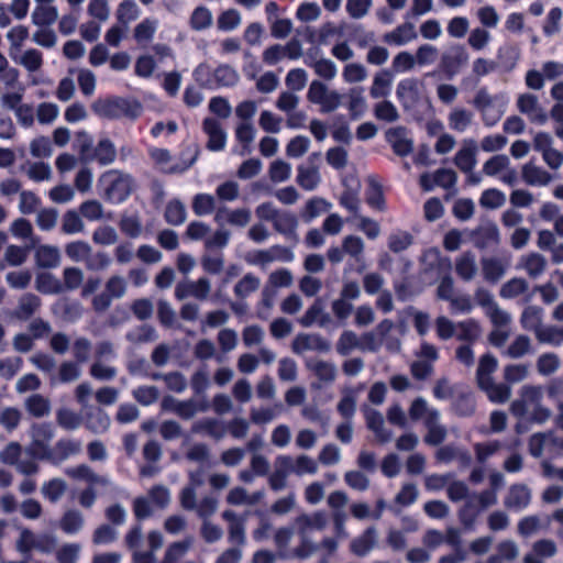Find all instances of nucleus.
<instances>
[{
    "mask_svg": "<svg viewBox=\"0 0 563 563\" xmlns=\"http://www.w3.org/2000/svg\"><path fill=\"white\" fill-rule=\"evenodd\" d=\"M336 537H325L320 543L312 540L311 531H323L329 525V516L323 510L313 512H301L294 519L299 543L291 550L290 555L294 559L306 560L317 553L319 550L325 551L332 555L339 548V539L345 537V514L333 515Z\"/></svg>",
    "mask_w": 563,
    "mask_h": 563,
    "instance_id": "1",
    "label": "nucleus"
},
{
    "mask_svg": "<svg viewBox=\"0 0 563 563\" xmlns=\"http://www.w3.org/2000/svg\"><path fill=\"white\" fill-rule=\"evenodd\" d=\"M542 388L540 386L525 385L519 391V398L510 404V412L519 420L528 418L530 421L542 423L551 417V411L541 405Z\"/></svg>",
    "mask_w": 563,
    "mask_h": 563,
    "instance_id": "2",
    "label": "nucleus"
},
{
    "mask_svg": "<svg viewBox=\"0 0 563 563\" xmlns=\"http://www.w3.org/2000/svg\"><path fill=\"white\" fill-rule=\"evenodd\" d=\"M91 109L96 115L108 120L125 118L134 121L143 112V106L139 100L122 97L97 99Z\"/></svg>",
    "mask_w": 563,
    "mask_h": 563,
    "instance_id": "3",
    "label": "nucleus"
},
{
    "mask_svg": "<svg viewBox=\"0 0 563 563\" xmlns=\"http://www.w3.org/2000/svg\"><path fill=\"white\" fill-rule=\"evenodd\" d=\"M66 256L75 263H85L91 272L103 271L111 264V258L104 252L93 254L92 246L82 240L69 242L65 245Z\"/></svg>",
    "mask_w": 563,
    "mask_h": 563,
    "instance_id": "4",
    "label": "nucleus"
},
{
    "mask_svg": "<svg viewBox=\"0 0 563 563\" xmlns=\"http://www.w3.org/2000/svg\"><path fill=\"white\" fill-rule=\"evenodd\" d=\"M100 181L104 186V197L112 202L124 201L133 191L135 181L130 174L111 169L106 172Z\"/></svg>",
    "mask_w": 563,
    "mask_h": 563,
    "instance_id": "5",
    "label": "nucleus"
},
{
    "mask_svg": "<svg viewBox=\"0 0 563 563\" xmlns=\"http://www.w3.org/2000/svg\"><path fill=\"white\" fill-rule=\"evenodd\" d=\"M54 435L51 423H33L30 428L31 441L26 448V453L36 460L49 461L53 457L51 443Z\"/></svg>",
    "mask_w": 563,
    "mask_h": 563,
    "instance_id": "6",
    "label": "nucleus"
},
{
    "mask_svg": "<svg viewBox=\"0 0 563 563\" xmlns=\"http://www.w3.org/2000/svg\"><path fill=\"white\" fill-rule=\"evenodd\" d=\"M128 291V280L125 277L113 274L104 283L101 292L95 294L91 299V308L96 313H104L109 310L114 299H121Z\"/></svg>",
    "mask_w": 563,
    "mask_h": 563,
    "instance_id": "7",
    "label": "nucleus"
},
{
    "mask_svg": "<svg viewBox=\"0 0 563 563\" xmlns=\"http://www.w3.org/2000/svg\"><path fill=\"white\" fill-rule=\"evenodd\" d=\"M343 96L335 89H331L324 81L314 79L307 91V100L320 107L322 113H331L340 108Z\"/></svg>",
    "mask_w": 563,
    "mask_h": 563,
    "instance_id": "8",
    "label": "nucleus"
},
{
    "mask_svg": "<svg viewBox=\"0 0 563 563\" xmlns=\"http://www.w3.org/2000/svg\"><path fill=\"white\" fill-rule=\"evenodd\" d=\"M56 544L57 541L54 536L48 533L35 534L32 530L23 528L15 542V548L22 554L30 553L33 550L49 554L56 549Z\"/></svg>",
    "mask_w": 563,
    "mask_h": 563,
    "instance_id": "9",
    "label": "nucleus"
},
{
    "mask_svg": "<svg viewBox=\"0 0 563 563\" xmlns=\"http://www.w3.org/2000/svg\"><path fill=\"white\" fill-rule=\"evenodd\" d=\"M482 174L487 177H499L507 185H515L517 172L511 167L510 158L505 154H495L484 162Z\"/></svg>",
    "mask_w": 563,
    "mask_h": 563,
    "instance_id": "10",
    "label": "nucleus"
},
{
    "mask_svg": "<svg viewBox=\"0 0 563 563\" xmlns=\"http://www.w3.org/2000/svg\"><path fill=\"white\" fill-rule=\"evenodd\" d=\"M186 153L190 154V156L187 159H184L180 164L176 166H172L167 168V165L172 161V155L168 150L166 148H154L151 151V157L155 162L156 165H158L163 170L167 173H177V172H184L188 169L190 166L195 164L199 156V147L197 145L187 148L183 155Z\"/></svg>",
    "mask_w": 563,
    "mask_h": 563,
    "instance_id": "11",
    "label": "nucleus"
},
{
    "mask_svg": "<svg viewBox=\"0 0 563 563\" xmlns=\"http://www.w3.org/2000/svg\"><path fill=\"white\" fill-rule=\"evenodd\" d=\"M221 516L228 523V541L232 545L244 548L246 544V517L232 509H225Z\"/></svg>",
    "mask_w": 563,
    "mask_h": 563,
    "instance_id": "12",
    "label": "nucleus"
},
{
    "mask_svg": "<svg viewBox=\"0 0 563 563\" xmlns=\"http://www.w3.org/2000/svg\"><path fill=\"white\" fill-rule=\"evenodd\" d=\"M277 258L285 262H291L294 260V252L288 247L274 245L268 250L253 251L247 254L245 261L251 265L265 267Z\"/></svg>",
    "mask_w": 563,
    "mask_h": 563,
    "instance_id": "13",
    "label": "nucleus"
},
{
    "mask_svg": "<svg viewBox=\"0 0 563 563\" xmlns=\"http://www.w3.org/2000/svg\"><path fill=\"white\" fill-rule=\"evenodd\" d=\"M330 349V342L318 333H298L291 341V351L297 355L310 351L327 353Z\"/></svg>",
    "mask_w": 563,
    "mask_h": 563,
    "instance_id": "14",
    "label": "nucleus"
},
{
    "mask_svg": "<svg viewBox=\"0 0 563 563\" xmlns=\"http://www.w3.org/2000/svg\"><path fill=\"white\" fill-rule=\"evenodd\" d=\"M468 53L464 45L454 44L441 56L440 66L450 77L455 76L468 63Z\"/></svg>",
    "mask_w": 563,
    "mask_h": 563,
    "instance_id": "15",
    "label": "nucleus"
},
{
    "mask_svg": "<svg viewBox=\"0 0 563 563\" xmlns=\"http://www.w3.org/2000/svg\"><path fill=\"white\" fill-rule=\"evenodd\" d=\"M470 238L474 246L479 250L496 246L500 242L499 229L492 221L485 222L471 231Z\"/></svg>",
    "mask_w": 563,
    "mask_h": 563,
    "instance_id": "16",
    "label": "nucleus"
},
{
    "mask_svg": "<svg viewBox=\"0 0 563 563\" xmlns=\"http://www.w3.org/2000/svg\"><path fill=\"white\" fill-rule=\"evenodd\" d=\"M290 455L282 454L275 459L274 471L268 473L267 483L273 492H280L288 486V476L291 473L289 467Z\"/></svg>",
    "mask_w": 563,
    "mask_h": 563,
    "instance_id": "17",
    "label": "nucleus"
},
{
    "mask_svg": "<svg viewBox=\"0 0 563 563\" xmlns=\"http://www.w3.org/2000/svg\"><path fill=\"white\" fill-rule=\"evenodd\" d=\"M252 219V212L249 208L229 209L220 207L214 214V221L219 225L228 223L232 227L245 228Z\"/></svg>",
    "mask_w": 563,
    "mask_h": 563,
    "instance_id": "18",
    "label": "nucleus"
},
{
    "mask_svg": "<svg viewBox=\"0 0 563 563\" xmlns=\"http://www.w3.org/2000/svg\"><path fill=\"white\" fill-rule=\"evenodd\" d=\"M366 427L375 434L378 443L385 444L393 439V432L386 428L383 415L373 408H363Z\"/></svg>",
    "mask_w": 563,
    "mask_h": 563,
    "instance_id": "19",
    "label": "nucleus"
},
{
    "mask_svg": "<svg viewBox=\"0 0 563 563\" xmlns=\"http://www.w3.org/2000/svg\"><path fill=\"white\" fill-rule=\"evenodd\" d=\"M272 224L278 234L294 242L298 241L299 220L294 212L282 210Z\"/></svg>",
    "mask_w": 563,
    "mask_h": 563,
    "instance_id": "20",
    "label": "nucleus"
},
{
    "mask_svg": "<svg viewBox=\"0 0 563 563\" xmlns=\"http://www.w3.org/2000/svg\"><path fill=\"white\" fill-rule=\"evenodd\" d=\"M477 144L473 139L464 140L454 156V164L461 172H471L477 164Z\"/></svg>",
    "mask_w": 563,
    "mask_h": 563,
    "instance_id": "21",
    "label": "nucleus"
},
{
    "mask_svg": "<svg viewBox=\"0 0 563 563\" xmlns=\"http://www.w3.org/2000/svg\"><path fill=\"white\" fill-rule=\"evenodd\" d=\"M386 139L398 156H407L413 150V142L408 137L407 129L404 126L389 129L386 132Z\"/></svg>",
    "mask_w": 563,
    "mask_h": 563,
    "instance_id": "22",
    "label": "nucleus"
},
{
    "mask_svg": "<svg viewBox=\"0 0 563 563\" xmlns=\"http://www.w3.org/2000/svg\"><path fill=\"white\" fill-rule=\"evenodd\" d=\"M331 316L324 311L323 303L320 299L307 309V311L298 319V322L303 328H310L313 324H318L320 328H325L331 323Z\"/></svg>",
    "mask_w": 563,
    "mask_h": 563,
    "instance_id": "23",
    "label": "nucleus"
},
{
    "mask_svg": "<svg viewBox=\"0 0 563 563\" xmlns=\"http://www.w3.org/2000/svg\"><path fill=\"white\" fill-rule=\"evenodd\" d=\"M530 453L538 457L543 451L560 455L562 443L552 433H541L531 437L529 442Z\"/></svg>",
    "mask_w": 563,
    "mask_h": 563,
    "instance_id": "24",
    "label": "nucleus"
},
{
    "mask_svg": "<svg viewBox=\"0 0 563 563\" xmlns=\"http://www.w3.org/2000/svg\"><path fill=\"white\" fill-rule=\"evenodd\" d=\"M345 255L349 256L356 265L357 271L362 272L365 269V243L358 235L349 234L342 239Z\"/></svg>",
    "mask_w": 563,
    "mask_h": 563,
    "instance_id": "25",
    "label": "nucleus"
},
{
    "mask_svg": "<svg viewBox=\"0 0 563 563\" xmlns=\"http://www.w3.org/2000/svg\"><path fill=\"white\" fill-rule=\"evenodd\" d=\"M481 263L484 279L492 284L498 283L509 266L507 260L496 256L483 257Z\"/></svg>",
    "mask_w": 563,
    "mask_h": 563,
    "instance_id": "26",
    "label": "nucleus"
},
{
    "mask_svg": "<svg viewBox=\"0 0 563 563\" xmlns=\"http://www.w3.org/2000/svg\"><path fill=\"white\" fill-rule=\"evenodd\" d=\"M416 26L412 22L406 21L393 31L383 35V41L389 45L402 46L417 38Z\"/></svg>",
    "mask_w": 563,
    "mask_h": 563,
    "instance_id": "27",
    "label": "nucleus"
},
{
    "mask_svg": "<svg viewBox=\"0 0 563 563\" xmlns=\"http://www.w3.org/2000/svg\"><path fill=\"white\" fill-rule=\"evenodd\" d=\"M473 104L481 112L483 121L486 125L493 126L499 121L501 117L500 113L495 115L490 114V110L494 104V98L488 93L486 89H479L476 92Z\"/></svg>",
    "mask_w": 563,
    "mask_h": 563,
    "instance_id": "28",
    "label": "nucleus"
},
{
    "mask_svg": "<svg viewBox=\"0 0 563 563\" xmlns=\"http://www.w3.org/2000/svg\"><path fill=\"white\" fill-rule=\"evenodd\" d=\"M203 131L208 135L207 148L213 152L221 151L225 146L227 134L222 130L220 123L212 119L207 118L203 121Z\"/></svg>",
    "mask_w": 563,
    "mask_h": 563,
    "instance_id": "29",
    "label": "nucleus"
},
{
    "mask_svg": "<svg viewBox=\"0 0 563 563\" xmlns=\"http://www.w3.org/2000/svg\"><path fill=\"white\" fill-rule=\"evenodd\" d=\"M264 498V492L250 494L244 487L235 486L229 490L225 501L231 506H254Z\"/></svg>",
    "mask_w": 563,
    "mask_h": 563,
    "instance_id": "30",
    "label": "nucleus"
},
{
    "mask_svg": "<svg viewBox=\"0 0 563 563\" xmlns=\"http://www.w3.org/2000/svg\"><path fill=\"white\" fill-rule=\"evenodd\" d=\"M194 543L195 538L192 536H188L183 540L172 542L166 548L161 563H179L191 550Z\"/></svg>",
    "mask_w": 563,
    "mask_h": 563,
    "instance_id": "31",
    "label": "nucleus"
},
{
    "mask_svg": "<svg viewBox=\"0 0 563 563\" xmlns=\"http://www.w3.org/2000/svg\"><path fill=\"white\" fill-rule=\"evenodd\" d=\"M517 107L519 111L529 117L531 121L544 122L547 115L539 106L538 98L531 93H522L518 97Z\"/></svg>",
    "mask_w": 563,
    "mask_h": 563,
    "instance_id": "32",
    "label": "nucleus"
},
{
    "mask_svg": "<svg viewBox=\"0 0 563 563\" xmlns=\"http://www.w3.org/2000/svg\"><path fill=\"white\" fill-rule=\"evenodd\" d=\"M455 272L464 282L473 280L478 273L476 255L471 251L462 253L455 260Z\"/></svg>",
    "mask_w": 563,
    "mask_h": 563,
    "instance_id": "33",
    "label": "nucleus"
},
{
    "mask_svg": "<svg viewBox=\"0 0 563 563\" xmlns=\"http://www.w3.org/2000/svg\"><path fill=\"white\" fill-rule=\"evenodd\" d=\"M81 449L82 444L79 440L62 438L55 443L52 452L53 457L49 462H63L73 455L79 454Z\"/></svg>",
    "mask_w": 563,
    "mask_h": 563,
    "instance_id": "34",
    "label": "nucleus"
},
{
    "mask_svg": "<svg viewBox=\"0 0 563 563\" xmlns=\"http://www.w3.org/2000/svg\"><path fill=\"white\" fill-rule=\"evenodd\" d=\"M427 434L423 440L429 445H440L448 437L446 428L440 423V412L430 415L429 420L424 421Z\"/></svg>",
    "mask_w": 563,
    "mask_h": 563,
    "instance_id": "35",
    "label": "nucleus"
},
{
    "mask_svg": "<svg viewBox=\"0 0 563 563\" xmlns=\"http://www.w3.org/2000/svg\"><path fill=\"white\" fill-rule=\"evenodd\" d=\"M24 408L33 418L41 419L49 416L52 402L48 397L41 394H32L24 399Z\"/></svg>",
    "mask_w": 563,
    "mask_h": 563,
    "instance_id": "36",
    "label": "nucleus"
},
{
    "mask_svg": "<svg viewBox=\"0 0 563 563\" xmlns=\"http://www.w3.org/2000/svg\"><path fill=\"white\" fill-rule=\"evenodd\" d=\"M531 500V492L525 484H515L509 487L505 497V506L509 509L526 508Z\"/></svg>",
    "mask_w": 563,
    "mask_h": 563,
    "instance_id": "37",
    "label": "nucleus"
},
{
    "mask_svg": "<svg viewBox=\"0 0 563 563\" xmlns=\"http://www.w3.org/2000/svg\"><path fill=\"white\" fill-rule=\"evenodd\" d=\"M66 474L78 481H85L89 484V486L101 485L108 486L110 484L109 479L104 476L97 474L89 465L80 464L66 470Z\"/></svg>",
    "mask_w": 563,
    "mask_h": 563,
    "instance_id": "38",
    "label": "nucleus"
},
{
    "mask_svg": "<svg viewBox=\"0 0 563 563\" xmlns=\"http://www.w3.org/2000/svg\"><path fill=\"white\" fill-rule=\"evenodd\" d=\"M547 267V260L543 255L531 252L522 255L518 262V268L523 269L530 278H538Z\"/></svg>",
    "mask_w": 563,
    "mask_h": 563,
    "instance_id": "39",
    "label": "nucleus"
},
{
    "mask_svg": "<svg viewBox=\"0 0 563 563\" xmlns=\"http://www.w3.org/2000/svg\"><path fill=\"white\" fill-rule=\"evenodd\" d=\"M35 263L42 268H54L60 263V252L55 245L43 244L35 249Z\"/></svg>",
    "mask_w": 563,
    "mask_h": 563,
    "instance_id": "40",
    "label": "nucleus"
},
{
    "mask_svg": "<svg viewBox=\"0 0 563 563\" xmlns=\"http://www.w3.org/2000/svg\"><path fill=\"white\" fill-rule=\"evenodd\" d=\"M345 96L347 100L346 107L350 112V117L352 119L361 118L367 108L366 98L364 96V88L360 86H353L349 88Z\"/></svg>",
    "mask_w": 563,
    "mask_h": 563,
    "instance_id": "41",
    "label": "nucleus"
},
{
    "mask_svg": "<svg viewBox=\"0 0 563 563\" xmlns=\"http://www.w3.org/2000/svg\"><path fill=\"white\" fill-rule=\"evenodd\" d=\"M483 330L475 319H466L456 323V339L466 344H473L482 336Z\"/></svg>",
    "mask_w": 563,
    "mask_h": 563,
    "instance_id": "42",
    "label": "nucleus"
},
{
    "mask_svg": "<svg viewBox=\"0 0 563 563\" xmlns=\"http://www.w3.org/2000/svg\"><path fill=\"white\" fill-rule=\"evenodd\" d=\"M289 467L291 473L298 477L316 475L319 471L318 461L305 453L296 456L290 455Z\"/></svg>",
    "mask_w": 563,
    "mask_h": 563,
    "instance_id": "43",
    "label": "nucleus"
},
{
    "mask_svg": "<svg viewBox=\"0 0 563 563\" xmlns=\"http://www.w3.org/2000/svg\"><path fill=\"white\" fill-rule=\"evenodd\" d=\"M191 432L206 434L214 440H221L225 435V429L216 418H203L197 420L191 426Z\"/></svg>",
    "mask_w": 563,
    "mask_h": 563,
    "instance_id": "44",
    "label": "nucleus"
},
{
    "mask_svg": "<svg viewBox=\"0 0 563 563\" xmlns=\"http://www.w3.org/2000/svg\"><path fill=\"white\" fill-rule=\"evenodd\" d=\"M41 307V299L31 292L22 295L13 311V316L22 321L29 320Z\"/></svg>",
    "mask_w": 563,
    "mask_h": 563,
    "instance_id": "45",
    "label": "nucleus"
},
{
    "mask_svg": "<svg viewBox=\"0 0 563 563\" xmlns=\"http://www.w3.org/2000/svg\"><path fill=\"white\" fill-rule=\"evenodd\" d=\"M341 395L336 410L344 420L352 421L356 412L357 390L353 387H344L341 390Z\"/></svg>",
    "mask_w": 563,
    "mask_h": 563,
    "instance_id": "46",
    "label": "nucleus"
},
{
    "mask_svg": "<svg viewBox=\"0 0 563 563\" xmlns=\"http://www.w3.org/2000/svg\"><path fill=\"white\" fill-rule=\"evenodd\" d=\"M307 367L324 384H332L336 379L338 368L332 362L316 360L307 363Z\"/></svg>",
    "mask_w": 563,
    "mask_h": 563,
    "instance_id": "47",
    "label": "nucleus"
},
{
    "mask_svg": "<svg viewBox=\"0 0 563 563\" xmlns=\"http://www.w3.org/2000/svg\"><path fill=\"white\" fill-rule=\"evenodd\" d=\"M393 85V73L389 69L377 71L369 88V95L374 99L384 98L389 93Z\"/></svg>",
    "mask_w": 563,
    "mask_h": 563,
    "instance_id": "48",
    "label": "nucleus"
},
{
    "mask_svg": "<svg viewBox=\"0 0 563 563\" xmlns=\"http://www.w3.org/2000/svg\"><path fill=\"white\" fill-rule=\"evenodd\" d=\"M296 181L306 191L316 190L321 183L319 168L317 166H299Z\"/></svg>",
    "mask_w": 563,
    "mask_h": 563,
    "instance_id": "49",
    "label": "nucleus"
},
{
    "mask_svg": "<svg viewBox=\"0 0 563 563\" xmlns=\"http://www.w3.org/2000/svg\"><path fill=\"white\" fill-rule=\"evenodd\" d=\"M332 205L322 197H312L308 199L300 211V217L305 222H310L322 213L329 211Z\"/></svg>",
    "mask_w": 563,
    "mask_h": 563,
    "instance_id": "50",
    "label": "nucleus"
},
{
    "mask_svg": "<svg viewBox=\"0 0 563 563\" xmlns=\"http://www.w3.org/2000/svg\"><path fill=\"white\" fill-rule=\"evenodd\" d=\"M86 428L96 434L106 432L110 427V417L101 408H92L86 415Z\"/></svg>",
    "mask_w": 563,
    "mask_h": 563,
    "instance_id": "51",
    "label": "nucleus"
},
{
    "mask_svg": "<svg viewBox=\"0 0 563 563\" xmlns=\"http://www.w3.org/2000/svg\"><path fill=\"white\" fill-rule=\"evenodd\" d=\"M58 18V10L55 5L35 4L31 13L32 23L36 26H51Z\"/></svg>",
    "mask_w": 563,
    "mask_h": 563,
    "instance_id": "52",
    "label": "nucleus"
},
{
    "mask_svg": "<svg viewBox=\"0 0 563 563\" xmlns=\"http://www.w3.org/2000/svg\"><path fill=\"white\" fill-rule=\"evenodd\" d=\"M497 367L498 361L494 355L486 353L483 356H481L476 369L477 386L479 387L493 380V374L496 372Z\"/></svg>",
    "mask_w": 563,
    "mask_h": 563,
    "instance_id": "53",
    "label": "nucleus"
},
{
    "mask_svg": "<svg viewBox=\"0 0 563 563\" xmlns=\"http://www.w3.org/2000/svg\"><path fill=\"white\" fill-rule=\"evenodd\" d=\"M376 543L377 532L375 528H368L351 542V551L358 556H364L376 547Z\"/></svg>",
    "mask_w": 563,
    "mask_h": 563,
    "instance_id": "54",
    "label": "nucleus"
},
{
    "mask_svg": "<svg viewBox=\"0 0 563 563\" xmlns=\"http://www.w3.org/2000/svg\"><path fill=\"white\" fill-rule=\"evenodd\" d=\"M10 233L21 240L27 241L26 245L36 246L38 243V239L34 234V229L32 223L25 218L15 219L10 228Z\"/></svg>",
    "mask_w": 563,
    "mask_h": 563,
    "instance_id": "55",
    "label": "nucleus"
},
{
    "mask_svg": "<svg viewBox=\"0 0 563 563\" xmlns=\"http://www.w3.org/2000/svg\"><path fill=\"white\" fill-rule=\"evenodd\" d=\"M292 284V273L287 268H277L268 274L264 287L277 294L279 288H289Z\"/></svg>",
    "mask_w": 563,
    "mask_h": 563,
    "instance_id": "56",
    "label": "nucleus"
},
{
    "mask_svg": "<svg viewBox=\"0 0 563 563\" xmlns=\"http://www.w3.org/2000/svg\"><path fill=\"white\" fill-rule=\"evenodd\" d=\"M396 95L406 107L419 100V81L415 78H406L397 85Z\"/></svg>",
    "mask_w": 563,
    "mask_h": 563,
    "instance_id": "57",
    "label": "nucleus"
},
{
    "mask_svg": "<svg viewBox=\"0 0 563 563\" xmlns=\"http://www.w3.org/2000/svg\"><path fill=\"white\" fill-rule=\"evenodd\" d=\"M521 176L525 183L530 186H545L552 180V176L548 172L532 163L522 166Z\"/></svg>",
    "mask_w": 563,
    "mask_h": 563,
    "instance_id": "58",
    "label": "nucleus"
},
{
    "mask_svg": "<svg viewBox=\"0 0 563 563\" xmlns=\"http://www.w3.org/2000/svg\"><path fill=\"white\" fill-rule=\"evenodd\" d=\"M474 114L464 108H454L448 117L449 126L451 130L463 133L473 123Z\"/></svg>",
    "mask_w": 563,
    "mask_h": 563,
    "instance_id": "59",
    "label": "nucleus"
},
{
    "mask_svg": "<svg viewBox=\"0 0 563 563\" xmlns=\"http://www.w3.org/2000/svg\"><path fill=\"white\" fill-rule=\"evenodd\" d=\"M85 525V517L78 509H67L59 520L60 529L67 534L79 532Z\"/></svg>",
    "mask_w": 563,
    "mask_h": 563,
    "instance_id": "60",
    "label": "nucleus"
},
{
    "mask_svg": "<svg viewBox=\"0 0 563 563\" xmlns=\"http://www.w3.org/2000/svg\"><path fill=\"white\" fill-rule=\"evenodd\" d=\"M307 64L313 69L314 74L323 80L331 81L338 75V67L330 58H310Z\"/></svg>",
    "mask_w": 563,
    "mask_h": 563,
    "instance_id": "61",
    "label": "nucleus"
},
{
    "mask_svg": "<svg viewBox=\"0 0 563 563\" xmlns=\"http://www.w3.org/2000/svg\"><path fill=\"white\" fill-rule=\"evenodd\" d=\"M27 178L35 183L48 181L52 178V168L49 164L42 161L27 162L22 166Z\"/></svg>",
    "mask_w": 563,
    "mask_h": 563,
    "instance_id": "62",
    "label": "nucleus"
},
{
    "mask_svg": "<svg viewBox=\"0 0 563 563\" xmlns=\"http://www.w3.org/2000/svg\"><path fill=\"white\" fill-rule=\"evenodd\" d=\"M492 402L504 404L511 397V387L506 384H497L495 380H490L479 386Z\"/></svg>",
    "mask_w": 563,
    "mask_h": 563,
    "instance_id": "63",
    "label": "nucleus"
},
{
    "mask_svg": "<svg viewBox=\"0 0 563 563\" xmlns=\"http://www.w3.org/2000/svg\"><path fill=\"white\" fill-rule=\"evenodd\" d=\"M68 485L65 479L55 477L45 482L41 493L51 503H57L67 492Z\"/></svg>",
    "mask_w": 563,
    "mask_h": 563,
    "instance_id": "64",
    "label": "nucleus"
}]
</instances>
